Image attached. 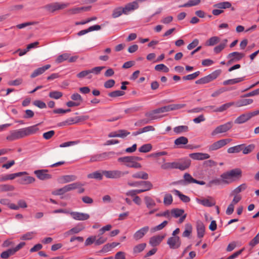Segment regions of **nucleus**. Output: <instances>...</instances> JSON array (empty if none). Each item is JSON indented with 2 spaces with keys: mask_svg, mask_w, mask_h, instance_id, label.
<instances>
[{
  "mask_svg": "<svg viewBox=\"0 0 259 259\" xmlns=\"http://www.w3.org/2000/svg\"><path fill=\"white\" fill-rule=\"evenodd\" d=\"M40 124L38 123L27 127L11 131L7 136L6 139L12 142L35 134L38 131L39 128L37 126Z\"/></svg>",
  "mask_w": 259,
  "mask_h": 259,
  "instance_id": "obj_1",
  "label": "nucleus"
},
{
  "mask_svg": "<svg viewBox=\"0 0 259 259\" xmlns=\"http://www.w3.org/2000/svg\"><path fill=\"white\" fill-rule=\"evenodd\" d=\"M241 176V170L240 168H235L222 174L221 177L222 178L223 183L229 184L236 179H240Z\"/></svg>",
  "mask_w": 259,
  "mask_h": 259,
  "instance_id": "obj_2",
  "label": "nucleus"
},
{
  "mask_svg": "<svg viewBox=\"0 0 259 259\" xmlns=\"http://www.w3.org/2000/svg\"><path fill=\"white\" fill-rule=\"evenodd\" d=\"M138 6L137 2H133L128 3L125 7H117L113 10L112 16L114 18H116L120 16L122 14H127L130 11L138 9Z\"/></svg>",
  "mask_w": 259,
  "mask_h": 259,
  "instance_id": "obj_3",
  "label": "nucleus"
},
{
  "mask_svg": "<svg viewBox=\"0 0 259 259\" xmlns=\"http://www.w3.org/2000/svg\"><path fill=\"white\" fill-rule=\"evenodd\" d=\"M89 118L88 115H84L81 114H78V115L74 117L68 118L65 121H63L61 124L62 125H69L76 123L82 122Z\"/></svg>",
  "mask_w": 259,
  "mask_h": 259,
  "instance_id": "obj_4",
  "label": "nucleus"
},
{
  "mask_svg": "<svg viewBox=\"0 0 259 259\" xmlns=\"http://www.w3.org/2000/svg\"><path fill=\"white\" fill-rule=\"evenodd\" d=\"M103 175L108 179H117L124 177L128 174V171H122L119 170H103Z\"/></svg>",
  "mask_w": 259,
  "mask_h": 259,
  "instance_id": "obj_5",
  "label": "nucleus"
},
{
  "mask_svg": "<svg viewBox=\"0 0 259 259\" xmlns=\"http://www.w3.org/2000/svg\"><path fill=\"white\" fill-rule=\"evenodd\" d=\"M213 7L217 9L212 10V14L214 16H218L224 12V11L221 9L230 8L232 7V4L229 2H224L214 4Z\"/></svg>",
  "mask_w": 259,
  "mask_h": 259,
  "instance_id": "obj_6",
  "label": "nucleus"
},
{
  "mask_svg": "<svg viewBox=\"0 0 259 259\" xmlns=\"http://www.w3.org/2000/svg\"><path fill=\"white\" fill-rule=\"evenodd\" d=\"M221 72L220 70H215L211 74L196 80L195 83L196 84H205L208 83L217 78L220 75Z\"/></svg>",
  "mask_w": 259,
  "mask_h": 259,
  "instance_id": "obj_7",
  "label": "nucleus"
},
{
  "mask_svg": "<svg viewBox=\"0 0 259 259\" xmlns=\"http://www.w3.org/2000/svg\"><path fill=\"white\" fill-rule=\"evenodd\" d=\"M174 162L175 169L185 170L190 167L191 161L188 158L185 157L179 159L178 161H174Z\"/></svg>",
  "mask_w": 259,
  "mask_h": 259,
  "instance_id": "obj_8",
  "label": "nucleus"
},
{
  "mask_svg": "<svg viewBox=\"0 0 259 259\" xmlns=\"http://www.w3.org/2000/svg\"><path fill=\"white\" fill-rule=\"evenodd\" d=\"M233 126V122L229 121L225 124L217 126L211 133L212 136L218 134L226 133L229 131Z\"/></svg>",
  "mask_w": 259,
  "mask_h": 259,
  "instance_id": "obj_9",
  "label": "nucleus"
},
{
  "mask_svg": "<svg viewBox=\"0 0 259 259\" xmlns=\"http://www.w3.org/2000/svg\"><path fill=\"white\" fill-rule=\"evenodd\" d=\"M115 154L114 152H103L101 154H95L91 157L90 161L91 162L105 160L111 157Z\"/></svg>",
  "mask_w": 259,
  "mask_h": 259,
  "instance_id": "obj_10",
  "label": "nucleus"
},
{
  "mask_svg": "<svg viewBox=\"0 0 259 259\" xmlns=\"http://www.w3.org/2000/svg\"><path fill=\"white\" fill-rule=\"evenodd\" d=\"M184 105L181 104H171L154 110L153 111V113H161L169 112L172 110L180 109L184 107Z\"/></svg>",
  "mask_w": 259,
  "mask_h": 259,
  "instance_id": "obj_11",
  "label": "nucleus"
},
{
  "mask_svg": "<svg viewBox=\"0 0 259 259\" xmlns=\"http://www.w3.org/2000/svg\"><path fill=\"white\" fill-rule=\"evenodd\" d=\"M233 104V103H228L222 105L220 107H217L213 106H207L205 108L204 111L208 112H221L226 110Z\"/></svg>",
  "mask_w": 259,
  "mask_h": 259,
  "instance_id": "obj_12",
  "label": "nucleus"
},
{
  "mask_svg": "<svg viewBox=\"0 0 259 259\" xmlns=\"http://www.w3.org/2000/svg\"><path fill=\"white\" fill-rule=\"evenodd\" d=\"M231 141L230 139H225L219 140L208 147V150L209 151L217 150L227 145Z\"/></svg>",
  "mask_w": 259,
  "mask_h": 259,
  "instance_id": "obj_13",
  "label": "nucleus"
},
{
  "mask_svg": "<svg viewBox=\"0 0 259 259\" xmlns=\"http://www.w3.org/2000/svg\"><path fill=\"white\" fill-rule=\"evenodd\" d=\"M170 249H175L179 248L181 245V241L179 236H171L169 237L167 241Z\"/></svg>",
  "mask_w": 259,
  "mask_h": 259,
  "instance_id": "obj_14",
  "label": "nucleus"
},
{
  "mask_svg": "<svg viewBox=\"0 0 259 259\" xmlns=\"http://www.w3.org/2000/svg\"><path fill=\"white\" fill-rule=\"evenodd\" d=\"M245 56V54L242 53L234 52L228 54L227 58L230 59L228 62V64H231L241 60Z\"/></svg>",
  "mask_w": 259,
  "mask_h": 259,
  "instance_id": "obj_15",
  "label": "nucleus"
},
{
  "mask_svg": "<svg viewBox=\"0 0 259 259\" xmlns=\"http://www.w3.org/2000/svg\"><path fill=\"white\" fill-rule=\"evenodd\" d=\"M48 171L47 169H42L35 170L34 174L38 179L45 181L51 179L52 177L51 175L48 174Z\"/></svg>",
  "mask_w": 259,
  "mask_h": 259,
  "instance_id": "obj_16",
  "label": "nucleus"
},
{
  "mask_svg": "<svg viewBox=\"0 0 259 259\" xmlns=\"http://www.w3.org/2000/svg\"><path fill=\"white\" fill-rule=\"evenodd\" d=\"M146 115H147V116H146V118L137 121L135 123V125L136 126H141L145 124H147V123L150 122V121H151L153 119H157L158 118H160V117H162V116H155V115H154V114H146Z\"/></svg>",
  "mask_w": 259,
  "mask_h": 259,
  "instance_id": "obj_17",
  "label": "nucleus"
},
{
  "mask_svg": "<svg viewBox=\"0 0 259 259\" xmlns=\"http://www.w3.org/2000/svg\"><path fill=\"white\" fill-rule=\"evenodd\" d=\"M69 213L73 219L77 221H85L90 218V215L85 213L72 211Z\"/></svg>",
  "mask_w": 259,
  "mask_h": 259,
  "instance_id": "obj_18",
  "label": "nucleus"
},
{
  "mask_svg": "<svg viewBox=\"0 0 259 259\" xmlns=\"http://www.w3.org/2000/svg\"><path fill=\"white\" fill-rule=\"evenodd\" d=\"M149 227L145 226L135 232L133 235V238L136 240H139L142 239L145 235L149 231Z\"/></svg>",
  "mask_w": 259,
  "mask_h": 259,
  "instance_id": "obj_19",
  "label": "nucleus"
},
{
  "mask_svg": "<svg viewBox=\"0 0 259 259\" xmlns=\"http://www.w3.org/2000/svg\"><path fill=\"white\" fill-rule=\"evenodd\" d=\"M189 156L192 159L198 160L207 159L210 157V155L207 153L199 152L191 153Z\"/></svg>",
  "mask_w": 259,
  "mask_h": 259,
  "instance_id": "obj_20",
  "label": "nucleus"
},
{
  "mask_svg": "<svg viewBox=\"0 0 259 259\" xmlns=\"http://www.w3.org/2000/svg\"><path fill=\"white\" fill-rule=\"evenodd\" d=\"M165 235L154 236L150 238L149 244L152 246H156L158 245L162 240L164 238Z\"/></svg>",
  "mask_w": 259,
  "mask_h": 259,
  "instance_id": "obj_21",
  "label": "nucleus"
},
{
  "mask_svg": "<svg viewBox=\"0 0 259 259\" xmlns=\"http://www.w3.org/2000/svg\"><path fill=\"white\" fill-rule=\"evenodd\" d=\"M196 229L197 237L201 238L204 236L205 228L204 225L201 221H198L196 223Z\"/></svg>",
  "mask_w": 259,
  "mask_h": 259,
  "instance_id": "obj_22",
  "label": "nucleus"
},
{
  "mask_svg": "<svg viewBox=\"0 0 259 259\" xmlns=\"http://www.w3.org/2000/svg\"><path fill=\"white\" fill-rule=\"evenodd\" d=\"M183 180H180L178 183L182 185H187L193 183L194 179L189 173H185L183 176Z\"/></svg>",
  "mask_w": 259,
  "mask_h": 259,
  "instance_id": "obj_23",
  "label": "nucleus"
},
{
  "mask_svg": "<svg viewBox=\"0 0 259 259\" xmlns=\"http://www.w3.org/2000/svg\"><path fill=\"white\" fill-rule=\"evenodd\" d=\"M51 65L47 64L42 67L38 68L34 70V71L31 73L30 77L31 78H34L40 74H42L47 70L49 69Z\"/></svg>",
  "mask_w": 259,
  "mask_h": 259,
  "instance_id": "obj_24",
  "label": "nucleus"
},
{
  "mask_svg": "<svg viewBox=\"0 0 259 259\" xmlns=\"http://www.w3.org/2000/svg\"><path fill=\"white\" fill-rule=\"evenodd\" d=\"M256 114H241L237 117L234 122L237 124H242L249 120L252 117Z\"/></svg>",
  "mask_w": 259,
  "mask_h": 259,
  "instance_id": "obj_25",
  "label": "nucleus"
},
{
  "mask_svg": "<svg viewBox=\"0 0 259 259\" xmlns=\"http://www.w3.org/2000/svg\"><path fill=\"white\" fill-rule=\"evenodd\" d=\"M188 143V139L185 137H180L175 140L174 143L179 148H182V145H186Z\"/></svg>",
  "mask_w": 259,
  "mask_h": 259,
  "instance_id": "obj_26",
  "label": "nucleus"
},
{
  "mask_svg": "<svg viewBox=\"0 0 259 259\" xmlns=\"http://www.w3.org/2000/svg\"><path fill=\"white\" fill-rule=\"evenodd\" d=\"M197 202L199 204L206 207H211L215 205V202L214 201H210L208 199H197Z\"/></svg>",
  "mask_w": 259,
  "mask_h": 259,
  "instance_id": "obj_27",
  "label": "nucleus"
},
{
  "mask_svg": "<svg viewBox=\"0 0 259 259\" xmlns=\"http://www.w3.org/2000/svg\"><path fill=\"white\" fill-rule=\"evenodd\" d=\"M144 201L146 207L148 209H151L156 205V203L154 200L150 196H145Z\"/></svg>",
  "mask_w": 259,
  "mask_h": 259,
  "instance_id": "obj_28",
  "label": "nucleus"
},
{
  "mask_svg": "<svg viewBox=\"0 0 259 259\" xmlns=\"http://www.w3.org/2000/svg\"><path fill=\"white\" fill-rule=\"evenodd\" d=\"M35 181V178L30 176L22 178L19 180V183L23 185L32 184L34 183Z\"/></svg>",
  "mask_w": 259,
  "mask_h": 259,
  "instance_id": "obj_29",
  "label": "nucleus"
},
{
  "mask_svg": "<svg viewBox=\"0 0 259 259\" xmlns=\"http://www.w3.org/2000/svg\"><path fill=\"white\" fill-rule=\"evenodd\" d=\"M220 40V39L218 36H212L208 39L205 44L206 46H213L218 44Z\"/></svg>",
  "mask_w": 259,
  "mask_h": 259,
  "instance_id": "obj_30",
  "label": "nucleus"
},
{
  "mask_svg": "<svg viewBox=\"0 0 259 259\" xmlns=\"http://www.w3.org/2000/svg\"><path fill=\"white\" fill-rule=\"evenodd\" d=\"M255 147V145L253 144L248 145L247 146H245V145L243 144L242 148V152L244 154H248L254 150Z\"/></svg>",
  "mask_w": 259,
  "mask_h": 259,
  "instance_id": "obj_31",
  "label": "nucleus"
},
{
  "mask_svg": "<svg viewBox=\"0 0 259 259\" xmlns=\"http://www.w3.org/2000/svg\"><path fill=\"white\" fill-rule=\"evenodd\" d=\"M146 247V243H142L139 244L134 247L133 253L134 254H137V253H140L145 249Z\"/></svg>",
  "mask_w": 259,
  "mask_h": 259,
  "instance_id": "obj_32",
  "label": "nucleus"
},
{
  "mask_svg": "<svg viewBox=\"0 0 259 259\" xmlns=\"http://www.w3.org/2000/svg\"><path fill=\"white\" fill-rule=\"evenodd\" d=\"M132 177L135 179H141L143 180L148 179V174L144 171H139L132 175Z\"/></svg>",
  "mask_w": 259,
  "mask_h": 259,
  "instance_id": "obj_33",
  "label": "nucleus"
},
{
  "mask_svg": "<svg viewBox=\"0 0 259 259\" xmlns=\"http://www.w3.org/2000/svg\"><path fill=\"white\" fill-rule=\"evenodd\" d=\"M174 192L183 202L187 203L190 201V198L188 196L182 194L179 190H174Z\"/></svg>",
  "mask_w": 259,
  "mask_h": 259,
  "instance_id": "obj_34",
  "label": "nucleus"
},
{
  "mask_svg": "<svg viewBox=\"0 0 259 259\" xmlns=\"http://www.w3.org/2000/svg\"><path fill=\"white\" fill-rule=\"evenodd\" d=\"M189 131V127L187 125H180L176 126L174 128V132L179 134L183 132H187Z\"/></svg>",
  "mask_w": 259,
  "mask_h": 259,
  "instance_id": "obj_35",
  "label": "nucleus"
},
{
  "mask_svg": "<svg viewBox=\"0 0 259 259\" xmlns=\"http://www.w3.org/2000/svg\"><path fill=\"white\" fill-rule=\"evenodd\" d=\"M192 232V226L190 224H187L185 225V230L182 234L184 237H189Z\"/></svg>",
  "mask_w": 259,
  "mask_h": 259,
  "instance_id": "obj_36",
  "label": "nucleus"
},
{
  "mask_svg": "<svg viewBox=\"0 0 259 259\" xmlns=\"http://www.w3.org/2000/svg\"><path fill=\"white\" fill-rule=\"evenodd\" d=\"M228 40L225 39L218 46L214 47L213 50L216 54L220 53L226 47Z\"/></svg>",
  "mask_w": 259,
  "mask_h": 259,
  "instance_id": "obj_37",
  "label": "nucleus"
},
{
  "mask_svg": "<svg viewBox=\"0 0 259 259\" xmlns=\"http://www.w3.org/2000/svg\"><path fill=\"white\" fill-rule=\"evenodd\" d=\"M45 9H46L48 11L53 13L56 11H58V8L57 6L56 2L52 3L48 5H46L44 7Z\"/></svg>",
  "mask_w": 259,
  "mask_h": 259,
  "instance_id": "obj_38",
  "label": "nucleus"
},
{
  "mask_svg": "<svg viewBox=\"0 0 259 259\" xmlns=\"http://www.w3.org/2000/svg\"><path fill=\"white\" fill-rule=\"evenodd\" d=\"M83 186L82 184H81L80 182H75L73 183L67 185H66L67 192L70 191L72 190H74L76 189H77L78 188H79L80 187H82Z\"/></svg>",
  "mask_w": 259,
  "mask_h": 259,
  "instance_id": "obj_39",
  "label": "nucleus"
},
{
  "mask_svg": "<svg viewBox=\"0 0 259 259\" xmlns=\"http://www.w3.org/2000/svg\"><path fill=\"white\" fill-rule=\"evenodd\" d=\"M243 144L237 145L228 149L227 152L229 153H239L242 151Z\"/></svg>",
  "mask_w": 259,
  "mask_h": 259,
  "instance_id": "obj_40",
  "label": "nucleus"
},
{
  "mask_svg": "<svg viewBox=\"0 0 259 259\" xmlns=\"http://www.w3.org/2000/svg\"><path fill=\"white\" fill-rule=\"evenodd\" d=\"M184 213V210L179 208H174L171 210V214L176 218L182 216Z\"/></svg>",
  "mask_w": 259,
  "mask_h": 259,
  "instance_id": "obj_41",
  "label": "nucleus"
},
{
  "mask_svg": "<svg viewBox=\"0 0 259 259\" xmlns=\"http://www.w3.org/2000/svg\"><path fill=\"white\" fill-rule=\"evenodd\" d=\"M69 56L70 54L68 53L63 54L58 56L56 59L55 62L58 64L61 63L65 60H67L68 59H69Z\"/></svg>",
  "mask_w": 259,
  "mask_h": 259,
  "instance_id": "obj_42",
  "label": "nucleus"
},
{
  "mask_svg": "<svg viewBox=\"0 0 259 259\" xmlns=\"http://www.w3.org/2000/svg\"><path fill=\"white\" fill-rule=\"evenodd\" d=\"M103 173H101L98 171L90 174L88 175V178L90 179H96L98 180H102L103 178Z\"/></svg>",
  "mask_w": 259,
  "mask_h": 259,
  "instance_id": "obj_43",
  "label": "nucleus"
},
{
  "mask_svg": "<svg viewBox=\"0 0 259 259\" xmlns=\"http://www.w3.org/2000/svg\"><path fill=\"white\" fill-rule=\"evenodd\" d=\"M247 188V186L246 184H242L235 188L231 193V195H237V194L240 193L242 191L245 190Z\"/></svg>",
  "mask_w": 259,
  "mask_h": 259,
  "instance_id": "obj_44",
  "label": "nucleus"
},
{
  "mask_svg": "<svg viewBox=\"0 0 259 259\" xmlns=\"http://www.w3.org/2000/svg\"><path fill=\"white\" fill-rule=\"evenodd\" d=\"M200 3V0H190L188 3L180 5L179 8L189 7L198 5Z\"/></svg>",
  "mask_w": 259,
  "mask_h": 259,
  "instance_id": "obj_45",
  "label": "nucleus"
},
{
  "mask_svg": "<svg viewBox=\"0 0 259 259\" xmlns=\"http://www.w3.org/2000/svg\"><path fill=\"white\" fill-rule=\"evenodd\" d=\"M15 189V187L12 185L8 184L0 185V192L12 191Z\"/></svg>",
  "mask_w": 259,
  "mask_h": 259,
  "instance_id": "obj_46",
  "label": "nucleus"
},
{
  "mask_svg": "<svg viewBox=\"0 0 259 259\" xmlns=\"http://www.w3.org/2000/svg\"><path fill=\"white\" fill-rule=\"evenodd\" d=\"M63 94L62 92L59 91H52L50 92L49 94V97L54 99H58L62 97Z\"/></svg>",
  "mask_w": 259,
  "mask_h": 259,
  "instance_id": "obj_47",
  "label": "nucleus"
},
{
  "mask_svg": "<svg viewBox=\"0 0 259 259\" xmlns=\"http://www.w3.org/2000/svg\"><path fill=\"white\" fill-rule=\"evenodd\" d=\"M152 145L150 144H147L142 145L139 149L140 152L147 153L152 149Z\"/></svg>",
  "mask_w": 259,
  "mask_h": 259,
  "instance_id": "obj_48",
  "label": "nucleus"
},
{
  "mask_svg": "<svg viewBox=\"0 0 259 259\" xmlns=\"http://www.w3.org/2000/svg\"><path fill=\"white\" fill-rule=\"evenodd\" d=\"M200 73V71H196L192 74H189L186 76H183V79L185 80H193V79H195L196 77H197L199 75Z\"/></svg>",
  "mask_w": 259,
  "mask_h": 259,
  "instance_id": "obj_49",
  "label": "nucleus"
},
{
  "mask_svg": "<svg viewBox=\"0 0 259 259\" xmlns=\"http://www.w3.org/2000/svg\"><path fill=\"white\" fill-rule=\"evenodd\" d=\"M90 74L91 73H90V69L85 70H83V71L80 72L79 73H78L77 74L76 76L79 78H82L85 76H88V78H91L92 76L90 75Z\"/></svg>",
  "mask_w": 259,
  "mask_h": 259,
  "instance_id": "obj_50",
  "label": "nucleus"
},
{
  "mask_svg": "<svg viewBox=\"0 0 259 259\" xmlns=\"http://www.w3.org/2000/svg\"><path fill=\"white\" fill-rule=\"evenodd\" d=\"M161 168L164 170H168L171 169H175V162H166L164 163L161 165Z\"/></svg>",
  "mask_w": 259,
  "mask_h": 259,
  "instance_id": "obj_51",
  "label": "nucleus"
},
{
  "mask_svg": "<svg viewBox=\"0 0 259 259\" xmlns=\"http://www.w3.org/2000/svg\"><path fill=\"white\" fill-rule=\"evenodd\" d=\"M155 69L158 71H163L165 73L169 71V68L163 64H160L156 65L155 66Z\"/></svg>",
  "mask_w": 259,
  "mask_h": 259,
  "instance_id": "obj_52",
  "label": "nucleus"
},
{
  "mask_svg": "<svg viewBox=\"0 0 259 259\" xmlns=\"http://www.w3.org/2000/svg\"><path fill=\"white\" fill-rule=\"evenodd\" d=\"M84 227L81 226H77L73 228H72L71 229H70L68 232V233L69 234H77L79 232H80V231H82L83 229H84Z\"/></svg>",
  "mask_w": 259,
  "mask_h": 259,
  "instance_id": "obj_53",
  "label": "nucleus"
},
{
  "mask_svg": "<svg viewBox=\"0 0 259 259\" xmlns=\"http://www.w3.org/2000/svg\"><path fill=\"white\" fill-rule=\"evenodd\" d=\"M172 197L170 194H166L163 199V203L166 205H169L172 202Z\"/></svg>",
  "mask_w": 259,
  "mask_h": 259,
  "instance_id": "obj_54",
  "label": "nucleus"
},
{
  "mask_svg": "<svg viewBox=\"0 0 259 259\" xmlns=\"http://www.w3.org/2000/svg\"><path fill=\"white\" fill-rule=\"evenodd\" d=\"M125 94L124 92L117 90L114 91L113 92H110L108 94V96L110 97L115 98L117 97H120L124 95Z\"/></svg>",
  "mask_w": 259,
  "mask_h": 259,
  "instance_id": "obj_55",
  "label": "nucleus"
},
{
  "mask_svg": "<svg viewBox=\"0 0 259 259\" xmlns=\"http://www.w3.org/2000/svg\"><path fill=\"white\" fill-rule=\"evenodd\" d=\"M117 160L119 162H123L126 164L131 163V162H133L132 156L119 157Z\"/></svg>",
  "mask_w": 259,
  "mask_h": 259,
  "instance_id": "obj_56",
  "label": "nucleus"
},
{
  "mask_svg": "<svg viewBox=\"0 0 259 259\" xmlns=\"http://www.w3.org/2000/svg\"><path fill=\"white\" fill-rule=\"evenodd\" d=\"M142 186L143 187L144 191L151 190L153 188V185L150 181H143Z\"/></svg>",
  "mask_w": 259,
  "mask_h": 259,
  "instance_id": "obj_57",
  "label": "nucleus"
},
{
  "mask_svg": "<svg viewBox=\"0 0 259 259\" xmlns=\"http://www.w3.org/2000/svg\"><path fill=\"white\" fill-rule=\"evenodd\" d=\"M22 82L23 79L21 78H18L15 80L8 81V84L10 86H18L20 85Z\"/></svg>",
  "mask_w": 259,
  "mask_h": 259,
  "instance_id": "obj_58",
  "label": "nucleus"
},
{
  "mask_svg": "<svg viewBox=\"0 0 259 259\" xmlns=\"http://www.w3.org/2000/svg\"><path fill=\"white\" fill-rule=\"evenodd\" d=\"M253 102V100L250 99H243L239 101L238 103L239 106H245L250 104Z\"/></svg>",
  "mask_w": 259,
  "mask_h": 259,
  "instance_id": "obj_59",
  "label": "nucleus"
},
{
  "mask_svg": "<svg viewBox=\"0 0 259 259\" xmlns=\"http://www.w3.org/2000/svg\"><path fill=\"white\" fill-rule=\"evenodd\" d=\"M105 68V66L95 67L91 69H90V73H94L95 74L98 75L100 74L102 70H103Z\"/></svg>",
  "mask_w": 259,
  "mask_h": 259,
  "instance_id": "obj_60",
  "label": "nucleus"
},
{
  "mask_svg": "<svg viewBox=\"0 0 259 259\" xmlns=\"http://www.w3.org/2000/svg\"><path fill=\"white\" fill-rule=\"evenodd\" d=\"M141 107L133 106V107H130L129 108L125 109L124 112L126 113H134V112H139L141 111Z\"/></svg>",
  "mask_w": 259,
  "mask_h": 259,
  "instance_id": "obj_61",
  "label": "nucleus"
},
{
  "mask_svg": "<svg viewBox=\"0 0 259 259\" xmlns=\"http://www.w3.org/2000/svg\"><path fill=\"white\" fill-rule=\"evenodd\" d=\"M96 236H91L89 237H88L85 241L84 245L85 246L91 245L94 242H95L96 239Z\"/></svg>",
  "mask_w": 259,
  "mask_h": 259,
  "instance_id": "obj_62",
  "label": "nucleus"
},
{
  "mask_svg": "<svg viewBox=\"0 0 259 259\" xmlns=\"http://www.w3.org/2000/svg\"><path fill=\"white\" fill-rule=\"evenodd\" d=\"M71 99L76 102H79L80 104L82 102V98L81 96L78 93H74L71 96Z\"/></svg>",
  "mask_w": 259,
  "mask_h": 259,
  "instance_id": "obj_63",
  "label": "nucleus"
},
{
  "mask_svg": "<svg viewBox=\"0 0 259 259\" xmlns=\"http://www.w3.org/2000/svg\"><path fill=\"white\" fill-rule=\"evenodd\" d=\"M259 243V232L258 234L249 242V245L252 247H254Z\"/></svg>",
  "mask_w": 259,
  "mask_h": 259,
  "instance_id": "obj_64",
  "label": "nucleus"
}]
</instances>
